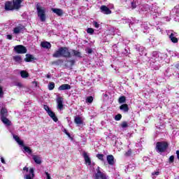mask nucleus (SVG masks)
<instances>
[{
    "mask_svg": "<svg viewBox=\"0 0 179 179\" xmlns=\"http://www.w3.org/2000/svg\"><path fill=\"white\" fill-rule=\"evenodd\" d=\"M125 101H126V99H125V96H120V97L119 98V100H118V101H119V103H120V104H122V103H125Z\"/></svg>",
    "mask_w": 179,
    "mask_h": 179,
    "instance_id": "nucleus-33",
    "label": "nucleus"
},
{
    "mask_svg": "<svg viewBox=\"0 0 179 179\" xmlns=\"http://www.w3.org/2000/svg\"><path fill=\"white\" fill-rule=\"evenodd\" d=\"M24 152L26 153H28V155H31L32 151L31 149H30V147L24 146Z\"/></svg>",
    "mask_w": 179,
    "mask_h": 179,
    "instance_id": "nucleus-29",
    "label": "nucleus"
},
{
    "mask_svg": "<svg viewBox=\"0 0 179 179\" xmlns=\"http://www.w3.org/2000/svg\"><path fill=\"white\" fill-rule=\"evenodd\" d=\"M100 9L101 13H103V15H111V10H110V8L106 6H101Z\"/></svg>",
    "mask_w": 179,
    "mask_h": 179,
    "instance_id": "nucleus-12",
    "label": "nucleus"
},
{
    "mask_svg": "<svg viewBox=\"0 0 179 179\" xmlns=\"http://www.w3.org/2000/svg\"><path fill=\"white\" fill-rule=\"evenodd\" d=\"M174 162V156L173 155H171L170 157H169V163H173Z\"/></svg>",
    "mask_w": 179,
    "mask_h": 179,
    "instance_id": "nucleus-45",
    "label": "nucleus"
},
{
    "mask_svg": "<svg viewBox=\"0 0 179 179\" xmlns=\"http://www.w3.org/2000/svg\"><path fill=\"white\" fill-rule=\"evenodd\" d=\"M57 108H59V110H62L64 108V99H62V97H59L57 99Z\"/></svg>",
    "mask_w": 179,
    "mask_h": 179,
    "instance_id": "nucleus-14",
    "label": "nucleus"
},
{
    "mask_svg": "<svg viewBox=\"0 0 179 179\" xmlns=\"http://www.w3.org/2000/svg\"><path fill=\"white\" fill-rule=\"evenodd\" d=\"M85 1H89V0H85Z\"/></svg>",
    "mask_w": 179,
    "mask_h": 179,
    "instance_id": "nucleus-64",
    "label": "nucleus"
},
{
    "mask_svg": "<svg viewBox=\"0 0 179 179\" xmlns=\"http://www.w3.org/2000/svg\"><path fill=\"white\" fill-rule=\"evenodd\" d=\"M73 54L74 57H78V58H80V57H82V54L78 50H73Z\"/></svg>",
    "mask_w": 179,
    "mask_h": 179,
    "instance_id": "nucleus-30",
    "label": "nucleus"
},
{
    "mask_svg": "<svg viewBox=\"0 0 179 179\" xmlns=\"http://www.w3.org/2000/svg\"><path fill=\"white\" fill-rule=\"evenodd\" d=\"M13 59L17 64H20L22 62V57L17 55V56H13Z\"/></svg>",
    "mask_w": 179,
    "mask_h": 179,
    "instance_id": "nucleus-28",
    "label": "nucleus"
},
{
    "mask_svg": "<svg viewBox=\"0 0 179 179\" xmlns=\"http://www.w3.org/2000/svg\"><path fill=\"white\" fill-rule=\"evenodd\" d=\"M14 50L15 52H17V54H26V52H27V49H26V47L22 45H16L14 48Z\"/></svg>",
    "mask_w": 179,
    "mask_h": 179,
    "instance_id": "nucleus-7",
    "label": "nucleus"
},
{
    "mask_svg": "<svg viewBox=\"0 0 179 179\" xmlns=\"http://www.w3.org/2000/svg\"><path fill=\"white\" fill-rule=\"evenodd\" d=\"M152 66H153L154 68H156V66H154L153 64H152Z\"/></svg>",
    "mask_w": 179,
    "mask_h": 179,
    "instance_id": "nucleus-60",
    "label": "nucleus"
},
{
    "mask_svg": "<svg viewBox=\"0 0 179 179\" xmlns=\"http://www.w3.org/2000/svg\"><path fill=\"white\" fill-rule=\"evenodd\" d=\"M15 86H17V87H22L23 85L21 83H15Z\"/></svg>",
    "mask_w": 179,
    "mask_h": 179,
    "instance_id": "nucleus-43",
    "label": "nucleus"
},
{
    "mask_svg": "<svg viewBox=\"0 0 179 179\" xmlns=\"http://www.w3.org/2000/svg\"><path fill=\"white\" fill-rule=\"evenodd\" d=\"M1 120L3 123H4L5 125H7V127L10 126V120H9L6 117H1Z\"/></svg>",
    "mask_w": 179,
    "mask_h": 179,
    "instance_id": "nucleus-25",
    "label": "nucleus"
},
{
    "mask_svg": "<svg viewBox=\"0 0 179 179\" xmlns=\"http://www.w3.org/2000/svg\"><path fill=\"white\" fill-rule=\"evenodd\" d=\"M169 38L171 43H173V44H177V43H178V38H177V33L176 32H171L169 35Z\"/></svg>",
    "mask_w": 179,
    "mask_h": 179,
    "instance_id": "nucleus-10",
    "label": "nucleus"
},
{
    "mask_svg": "<svg viewBox=\"0 0 179 179\" xmlns=\"http://www.w3.org/2000/svg\"><path fill=\"white\" fill-rule=\"evenodd\" d=\"M45 174L46 176V179H51V175H50V173H48V172L45 171Z\"/></svg>",
    "mask_w": 179,
    "mask_h": 179,
    "instance_id": "nucleus-44",
    "label": "nucleus"
},
{
    "mask_svg": "<svg viewBox=\"0 0 179 179\" xmlns=\"http://www.w3.org/2000/svg\"><path fill=\"white\" fill-rule=\"evenodd\" d=\"M86 103H93V96H88V97H87Z\"/></svg>",
    "mask_w": 179,
    "mask_h": 179,
    "instance_id": "nucleus-35",
    "label": "nucleus"
},
{
    "mask_svg": "<svg viewBox=\"0 0 179 179\" xmlns=\"http://www.w3.org/2000/svg\"><path fill=\"white\" fill-rule=\"evenodd\" d=\"M41 45L43 48H46V50H50V48H51V43H50V42L43 41L41 43Z\"/></svg>",
    "mask_w": 179,
    "mask_h": 179,
    "instance_id": "nucleus-21",
    "label": "nucleus"
},
{
    "mask_svg": "<svg viewBox=\"0 0 179 179\" xmlns=\"http://www.w3.org/2000/svg\"><path fill=\"white\" fill-rule=\"evenodd\" d=\"M1 163H3V164H6L5 159H3V157H1Z\"/></svg>",
    "mask_w": 179,
    "mask_h": 179,
    "instance_id": "nucleus-51",
    "label": "nucleus"
},
{
    "mask_svg": "<svg viewBox=\"0 0 179 179\" xmlns=\"http://www.w3.org/2000/svg\"><path fill=\"white\" fill-rule=\"evenodd\" d=\"M120 110H122V111H124V113H128L129 108H128V105L127 103L122 104L120 107Z\"/></svg>",
    "mask_w": 179,
    "mask_h": 179,
    "instance_id": "nucleus-26",
    "label": "nucleus"
},
{
    "mask_svg": "<svg viewBox=\"0 0 179 179\" xmlns=\"http://www.w3.org/2000/svg\"><path fill=\"white\" fill-rule=\"evenodd\" d=\"M131 7L133 8V9H135V8H136V4L134 2H131Z\"/></svg>",
    "mask_w": 179,
    "mask_h": 179,
    "instance_id": "nucleus-49",
    "label": "nucleus"
},
{
    "mask_svg": "<svg viewBox=\"0 0 179 179\" xmlns=\"http://www.w3.org/2000/svg\"><path fill=\"white\" fill-rule=\"evenodd\" d=\"M6 39H7V40H11V39H12V35H9V34L7 35V36H6Z\"/></svg>",
    "mask_w": 179,
    "mask_h": 179,
    "instance_id": "nucleus-50",
    "label": "nucleus"
},
{
    "mask_svg": "<svg viewBox=\"0 0 179 179\" xmlns=\"http://www.w3.org/2000/svg\"><path fill=\"white\" fill-rule=\"evenodd\" d=\"M150 64H156L155 66H159L160 63V57H159V52H153L152 56L151 59H150Z\"/></svg>",
    "mask_w": 179,
    "mask_h": 179,
    "instance_id": "nucleus-4",
    "label": "nucleus"
},
{
    "mask_svg": "<svg viewBox=\"0 0 179 179\" xmlns=\"http://www.w3.org/2000/svg\"><path fill=\"white\" fill-rule=\"evenodd\" d=\"M52 57L53 58H61L62 57H64V58H71L72 55L68 48L61 47L55 52Z\"/></svg>",
    "mask_w": 179,
    "mask_h": 179,
    "instance_id": "nucleus-1",
    "label": "nucleus"
},
{
    "mask_svg": "<svg viewBox=\"0 0 179 179\" xmlns=\"http://www.w3.org/2000/svg\"><path fill=\"white\" fill-rule=\"evenodd\" d=\"M94 179H108V176L104 172H101L98 166L94 171Z\"/></svg>",
    "mask_w": 179,
    "mask_h": 179,
    "instance_id": "nucleus-3",
    "label": "nucleus"
},
{
    "mask_svg": "<svg viewBox=\"0 0 179 179\" xmlns=\"http://www.w3.org/2000/svg\"><path fill=\"white\" fill-rule=\"evenodd\" d=\"M74 122L77 124V125H82V124H83V120L82 117L77 116L74 118Z\"/></svg>",
    "mask_w": 179,
    "mask_h": 179,
    "instance_id": "nucleus-24",
    "label": "nucleus"
},
{
    "mask_svg": "<svg viewBox=\"0 0 179 179\" xmlns=\"http://www.w3.org/2000/svg\"><path fill=\"white\" fill-rule=\"evenodd\" d=\"M157 30H158V31H162V29L160 28H157Z\"/></svg>",
    "mask_w": 179,
    "mask_h": 179,
    "instance_id": "nucleus-58",
    "label": "nucleus"
},
{
    "mask_svg": "<svg viewBox=\"0 0 179 179\" xmlns=\"http://www.w3.org/2000/svg\"><path fill=\"white\" fill-rule=\"evenodd\" d=\"M131 168H132V165H129L127 170H129V171H131Z\"/></svg>",
    "mask_w": 179,
    "mask_h": 179,
    "instance_id": "nucleus-52",
    "label": "nucleus"
},
{
    "mask_svg": "<svg viewBox=\"0 0 179 179\" xmlns=\"http://www.w3.org/2000/svg\"><path fill=\"white\" fill-rule=\"evenodd\" d=\"M22 1L23 0H13V5L14 9H19V8H20V4Z\"/></svg>",
    "mask_w": 179,
    "mask_h": 179,
    "instance_id": "nucleus-17",
    "label": "nucleus"
},
{
    "mask_svg": "<svg viewBox=\"0 0 179 179\" xmlns=\"http://www.w3.org/2000/svg\"><path fill=\"white\" fill-rule=\"evenodd\" d=\"M121 118H122V115H121V114H118L115 117V121H120Z\"/></svg>",
    "mask_w": 179,
    "mask_h": 179,
    "instance_id": "nucleus-36",
    "label": "nucleus"
},
{
    "mask_svg": "<svg viewBox=\"0 0 179 179\" xmlns=\"http://www.w3.org/2000/svg\"><path fill=\"white\" fill-rule=\"evenodd\" d=\"M13 138L17 142V143H18V145H20V146H23V148H24V143H23V141L20 140L19 136H17L16 135H13Z\"/></svg>",
    "mask_w": 179,
    "mask_h": 179,
    "instance_id": "nucleus-20",
    "label": "nucleus"
},
{
    "mask_svg": "<svg viewBox=\"0 0 179 179\" xmlns=\"http://www.w3.org/2000/svg\"><path fill=\"white\" fill-rule=\"evenodd\" d=\"M71 64H73V60H72V61L71 62Z\"/></svg>",
    "mask_w": 179,
    "mask_h": 179,
    "instance_id": "nucleus-59",
    "label": "nucleus"
},
{
    "mask_svg": "<svg viewBox=\"0 0 179 179\" xmlns=\"http://www.w3.org/2000/svg\"><path fill=\"white\" fill-rule=\"evenodd\" d=\"M165 19L166 20V22H170V20H171L170 17H165Z\"/></svg>",
    "mask_w": 179,
    "mask_h": 179,
    "instance_id": "nucleus-53",
    "label": "nucleus"
},
{
    "mask_svg": "<svg viewBox=\"0 0 179 179\" xmlns=\"http://www.w3.org/2000/svg\"><path fill=\"white\" fill-rule=\"evenodd\" d=\"M106 160L108 162V164L110 165V166H114V164L115 163L114 162V156L111 155H109L106 157Z\"/></svg>",
    "mask_w": 179,
    "mask_h": 179,
    "instance_id": "nucleus-15",
    "label": "nucleus"
},
{
    "mask_svg": "<svg viewBox=\"0 0 179 179\" xmlns=\"http://www.w3.org/2000/svg\"><path fill=\"white\" fill-rule=\"evenodd\" d=\"M36 10H37V14H38V17H39L41 22H45V19L47 17L45 16V12L46 9L40 6L39 3L36 4Z\"/></svg>",
    "mask_w": 179,
    "mask_h": 179,
    "instance_id": "nucleus-2",
    "label": "nucleus"
},
{
    "mask_svg": "<svg viewBox=\"0 0 179 179\" xmlns=\"http://www.w3.org/2000/svg\"><path fill=\"white\" fill-rule=\"evenodd\" d=\"M105 96L107 97V94H105Z\"/></svg>",
    "mask_w": 179,
    "mask_h": 179,
    "instance_id": "nucleus-62",
    "label": "nucleus"
},
{
    "mask_svg": "<svg viewBox=\"0 0 179 179\" xmlns=\"http://www.w3.org/2000/svg\"><path fill=\"white\" fill-rule=\"evenodd\" d=\"M176 155H177L178 159H179V150H177V151H176Z\"/></svg>",
    "mask_w": 179,
    "mask_h": 179,
    "instance_id": "nucleus-54",
    "label": "nucleus"
},
{
    "mask_svg": "<svg viewBox=\"0 0 179 179\" xmlns=\"http://www.w3.org/2000/svg\"><path fill=\"white\" fill-rule=\"evenodd\" d=\"M140 10H141V12H149V10H151L152 12H155V13H156V10L148 4H143L140 6Z\"/></svg>",
    "mask_w": 179,
    "mask_h": 179,
    "instance_id": "nucleus-9",
    "label": "nucleus"
},
{
    "mask_svg": "<svg viewBox=\"0 0 179 179\" xmlns=\"http://www.w3.org/2000/svg\"><path fill=\"white\" fill-rule=\"evenodd\" d=\"M48 115L55 121V122H57L58 121V117L55 115V113L52 112V110H50V111L48 112Z\"/></svg>",
    "mask_w": 179,
    "mask_h": 179,
    "instance_id": "nucleus-19",
    "label": "nucleus"
},
{
    "mask_svg": "<svg viewBox=\"0 0 179 179\" xmlns=\"http://www.w3.org/2000/svg\"><path fill=\"white\" fill-rule=\"evenodd\" d=\"M66 135H67L69 138H71V134L69 133L66 132Z\"/></svg>",
    "mask_w": 179,
    "mask_h": 179,
    "instance_id": "nucleus-55",
    "label": "nucleus"
},
{
    "mask_svg": "<svg viewBox=\"0 0 179 179\" xmlns=\"http://www.w3.org/2000/svg\"><path fill=\"white\" fill-rule=\"evenodd\" d=\"M52 12L56 13L57 16H62L64 15V11L59 8H52Z\"/></svg>",
    "mask_w": 179,
    "mask_h": 179,
    "instance_id": "nucleus-18",
    "label": "nucleus"
},
{
    "mask_svg": "<svg viewBox=\"0 0 179 179\" xmlns=\"http://www.w3.org/2000/svg\"><path fill=\"white\" fill-rule=\"evenodd\" d=\"M43 108L45 110H46L47 113H48V111H50L51 110L50 109V107H48V106L47 105H44L43 106Z\"/></svg>",
    "mask_w": 179,
    "mask_h": 179,
    "instance_id": "nucleus-42",
    "label": "nucleus"
},
{
    "mask_svg": "<svg viewBox=\"0 0 179 179\" xmlns=\"http://www.w3.org/2000/svg\"><path fill=\"white\" fill-rule=\"evenodd\" d=\"M1 118L8 117V110L5 108H2L0 113Z\"/></svg>",
    "mask_w": 179,
    "mask_h": 179,
    "instance_id": "nucleus-23",
    "label": "nucleus"
},
{
    "mask_svg": "<svg viewBox=\"0 0 179 179\" xmlns=\"http://www.w3.org/2000/svg\"><path fill=\"white\" fill-rule=\"evenodd\" d=\"M20 75L22 78H29V73L26 72L25 71H22L20 72Z\"/></svg>",
    "mask_w": 179,
    "mask_h": 179,
    "instance_id": "nucleus-31",
    "label": "nucleus"
},
{
    "mask_svg": "<svg viewBox=\"0 0 179 179\" xmlns=\"http://www.w3.org/2000/svg\"><path fill=\"white\" fill-rule=\"evenodd\" d=\"M136 50H138V51H141V50H143V47L137 45Z\"/></svg>",
    "mask_w": 179,
    "mask_h": 179,
    "instance_id": "nucleus-47",
    "label": "nucleus"
},
{
    "mask_svg": "<svg viewBox=\"0 0 179 179\" xmlns=\"http://www.w3.org/2000/svg\"><path fill=\"white\" fill-rule=\"evenodd\" d=\"M54 87H55V84L54 83H50L48 85L49 90H54Z\"/></svg>",
    "mask_w": 179,
    "mask_h": 179,
    "instance_id": "nucleus-32",
    "label": "nucleus"
},
{
    "mask_svg": "<svg viewBox=\"0 0 179 179\" xmlns=\"http://www.w3.org/2000/svg\"><path fill=\"white\" fill-rule=\"evenodd\" d=\"M23 171L29 173L24 176L25 179H34V169L33 168H30L29 170V168L25 166L23 168Z\"/></svg>",
    "mask_w": 179,
    "mask_h": 179,
    "instance_id": "nucleus-5",
    "label": "nucleus"
},
{
    "mask_svg": "<svg viewBox=\"0 0 179 179\" xmlns=\"http://www.w3.org/2000/svg\"><path fill=\"white\" fill-rule=\"evenodd\" d=\"M169 145L166 142H158L157 143L156 149L158 152H162L167 149Z\"/></svg>",
    "mask_w": 179,
    "mask_h": 179,
    "instance_id": "nucleus-6",
    "label": "nucleus"
},
{
    "mask_svg": "<svg viewBox=\"0 0 179 179\" xmlns=\"http://www.w3.org/2000/svg\"><path fill=\"white\" fill-rule=\"evenodd\" d=\"M87 32L89 34H93V33H94V29H92V28H88L87 29Z\"/></svg>",
    "mask_w": 179,
    "mask_h": 179,
    "instance_id": "nucleus-37",
    "label": "nucleus"
},
{
    "mask_svg": "<svg viewBox=\"0 0 179 179\" xmlns=\"http://www.w3.org/2000/svg\"><path fill=\"white\" fill-rule=\"evenodd\" d=\"M83 156L85 160V164H87V166H90V164H92V161L90 160V158L89 157V155H87V152H84L83 153Z\"/></svg>",
    "mask_w": 179,
    "mask_h": 179,
    "instance_id": "nucleus-13",
    "label": "nucleus"
},
{
    "mask_svg": "<svg viewBox=\"0 0 179 179\" xmlns=\"http://www.w3.org/2000/svg\"><path fill=\"white\" fill-rule=\"evenodd\" d=\"M131 155H132V150L130 149L126 153H125V156L129 157L131 156Z\"/></svg>",
    "mask_w": 179,
    "mask_h": 179,
    "instance_id": "nucleus-39",
    "label": "nucleus"
},
{
    "mask_svg": "<svg viewBox=\"0 0 179 179\" xmlns=\"http://www.w3.org/2000/svg\"><path fill=\"white\" fill-rule=\"evenodd\" d=\"M96 157L99 159V160H101V162H103L104 161V155L103 154H98L96 155Z\"/></svg>",
    "mask_w": 179,
    "mask_h": 179,
    "instance_id": "nucleus-34",
    "label": "nucleus"
},
{
    "mask_svg": "<svg viewBox=\"0 0 179 179\" xmlns=\"http://www.w3.org/2000/svg\"><path fill=\"white\" fill-rule=\"evenodd\" d=\"M46 78H48V79H50V78H51V76H50V75H46Z\"/></svg>",
    "mask_w": 179,
    "mask_h": 179,
    "instance_id": "nucleus-56",
    "label": "nucleus"
},
{
    "mask_svg": "<svg viewBox=\"0 0 179 179\" xmlns=\"http://www.w3.org/2000/svg\"><path fill=\"white\" fill-rule=\"evenodd\" d=\"M33 59H34V57H33V55H29V54L26 55V58L24 59V61L26 62H31Z\"/></svg>",
    "mask_w": 179,
    "mask_h": 179,
    "instance_id": "nucleus-27",
    "label": "nucleus"
},
{
    "mask_svg": "<svg viewBox=\"0 0 179 179\" xmlns=\"http://www.w3.org/2000/svg\"><path fill=\"white\" fill-rule=\"evenodd\" d=\"M88 53H89V54H92V50H88Z\"/></svg>",
    "mask_w": 179,
    "mask_h": 179,
    "instance_id": "nucleus-57",
    "label": "nucleus"
},
{
    "mask_svg": "<svg viewBox=\"0 0 179 179\" xmlns=\"http://www.w3.org/2000/svg\"><path fill=\"white\" fill-rule=\"evenodd\" d=\"M151 6H152V8H153V5H152Z\"/></svg>",
    "mask_w": 179,
    "mask_h": 179,
    "instance_id": "nucleus-63",
    "label": "nucleus"
},
{
    "mask_svg": "<svg viewBox=\"0 0 179 179\" xmlns=\"http://www.w3.org/2000/svg\"><path fill=\"white\" fill-rule=\"evenodd\" d=\"M32 159L36 164H41V163H43V159L41 158V155H33Z\"/></svg>",
    "mask_w": 179,
    "mask_h": 179,
    "instance_id": "nucleus-11",
    "label": "nucleus"
},
{
    "mask_svg": "<svg viewBox=\"0 0 179 179\" xmlns=\"http://www.w3.org/2000/svg\"><path fill=\"white\" fill-rule=\"evenodd\" d=\"M131 21L129 20V19H125L123 18L122 19V23H129Z\"/></svg>",
    "mask_w": 179,
    "mask_h": 179,
    "instance_id": "nucleus-40",
    "label": "nucleus"
},
{
    "mask_svg": "<svg viewBox=\"0 0 179 179\" xmlns=\"http://www.w3.org/2000/svg\"><path fill=\"white\" fill-rule=\"evenodd\" d=\"M24 31V26L23 24H19L13 30V34H20Z\"/></svg>",
    "mask_w": 179,
    "mask_h": 179,
    "instance_id": "nucleus-8",
    "label": "nucleus"
},
{
    "mask_svg": "<svg viewBox=\"0 0 179 179\" xmlns=\"http://www.w3.org/2000/svg\"><path fill=\"white\" fill-rule=\"evenodd\" d=\"M64 132H65V134H66V132H67L66 130H64Z\"/></svg>",
    "mask_w": 179,
    "mask_h": 179,
    "instance_id": "nucleus-61",
    "label": "nucleus"
},
{
    "mask_svg": "<svg viewBox=\"0 0 179 179\" xmlns=\"http://www.w3.org/2000/svg\"><path fill=\"white\" fill-rule=\"evenodd\" d=\"M121 127H122V128H127V127H128V123L127 122H123L121 124Z\"/></svg>",
    "mask_w": 179,
    "mask_h": 179,
    "instance_id": "nucleus-38",
    "label": "nucleus"
},
{
    "mask_svg": "<svg viewBox=\"0 0 179 179\" xmlns=\"http://www.w3.org/2000/svg\"><path fill=\"white\" fill-rule=\"evenodd\" d=\"M159 174H160V172L159 171H155L152 173V176H159Z\"/></svg>",
    "mask_w": 179,
    "mask_h": 179,
    "instance_id": "nucleus-48",
    "label": "nucleus"
},
{
    "mask_svg": "<svg viewBox=\"0 0 179 179\" xmlns=\"http://www.w3.org/2000/svg\"><path fill=\"white\" fill-rule=\"evenodd\" d=\"M71 85L69 84H63L59 87V90H70Z\"/></svg>",
    "mask_w": 179,
    "mask_h": 179,
    "instance_id": "nucleus-22",
    "label": "nucleus"
},
{
    "mask_svg": "<svg viewBox=\"0 0 179 179\" xmlns=\"http://www.w3.org/2000/svg\"><path fill=\"white\" fill-rule=\"evenodd\" d=\"M5 9L6 10H13V9H15L13 7V3H12L10 1H7L5 3Z\"/></svg>",
    "mask_w": 179,
    "mask_h": 179,
    "instance_id": "nucleus-16",
    "label": "nucleus"
},
{
    "mask_svg": "<svg viewBox=\"0 0 179 179\" xmlns=\"http://www.w3.org/2000/svg\"><path fill=\"white\" fill-rule=\"evenodd\" d=\"M92 24L96 27V29H99V27H100V24H98L97 22H94Z\"/></svg>",
    "mask_w": 179,
    "mask_h": 179,
    "instance_id": "nucleus-41",
    "label": "nucleus"
},
{
    "mask_svg": "<svg viewBox=\"0 0 179 179\" xmlns=\"http://www.w3.org/2000/svg\"><path fill=\"white\" fill-rule=\"evenodd\" d=\"M0 97H3V91L1 87H0Z\"/></svg>",
    "mask_w": 179,
    "mask_h": 179,
    "instance_id": "nucleus-46",
    "label": "nucleus"
}]
</instances>
